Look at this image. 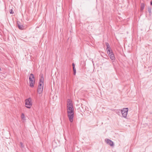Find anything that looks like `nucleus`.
<instances>
[{
	"label": "nucleus",
	"instance_id": "obj_3",
	"mask_svg": "<svg viewBox=\"0 0 152 152\" xmlns=\"http://www.w3.org/2000/svg\"><path fill=\"white\" fill-rule=\"evenodd\" d=\"M30 86L31 87L34 86V84L35 80L34 76L33 74H31L29 77Z\"/></svg>",
	"mask_w": 152,
	"mask_h": 152
},
{
	"label": "nucleus",
	"instance_id": "obj_16",
	"mask_svg": "<svg viewBox=\"0 0 152 152\" xmlns=\"http://www.w3.org/2000/svg\"><path fill=\"white\" fill-rule=\"evenodd\" d=\"M10 13L11 14H13V12H12V9H11L9 11Z\"/></svg>",
	"mask_w": 152,
	"mask_h": 152
},
{
	"label": "nucleus",
	"instance_id": "obj_11",
	"mask_svg": "<svg viewBox=\"0 0 152 152\" xmlns=\"http://www.w3.org/2000/svg\"><path fill=\"white\" fill-rule=\"evenodd\" d=\"M72 65L73 66V70L74 72V75H75L76 72V69L75 68V64L74 63H73L72 64Z\"/></svg>",
	"mask_w": 152,
	"mask_h": 152
},
{
	"label": "nucleus",
	"instance_id": "obj_18",
	"mask_svg": "<svg viewBox=\"0 0 152 152\" xmlns=\"http://www.w3.org/2000/svg\"><path fill=\"white\" fill-rule=\"evenodd\" d=\"M150 4L151 5H152V1H151L150 2Z\"/></svg>",
	"mask_w": 152,
	"mask_h": 152
},
{
	"label": "nucleus",
	"instance_id": "obj_12",
	"mask_svg": "<svg viewBox=\"0 0 152 152\" xmlns=\"http://www.w3.org/2000/svg\"><path fill=\"white\" fill-rule=\"evenodd\" d=\"M148 11L149 13V15L150 16L151 15V7H148Z\"/></svg>",
	"mask_w": 152,
	"mask_h": 152
},
{
	"label": "nucleus",
	"instance_id": "obj_13",
	"mask_svg": "<svg viewBox=\"0 0 152 152\" xmlns=\"http://www.w3.org/2000/svg\"><path fill=\"white\" fill-rule=\"evenodd\" d=\"M73 107V105L72 103H69L67 104V107Z\"/></svg>",
	"mask_w": 152,
	"mask_h": 152
},
{
	"label": "nucleus",
	"instance_id": "obj_2",
	"mask_svg": "<svg viewBox=\"0 0 152 152\" xmlns=\"http://www.w3.org/2000/svg\"><path fill=\"white\" fill-rule=\"evenodd\" d=\"M44 77L42 75L41 77L40 78L39 83V85L37 89L38 92L41 94L42 91L43 89L44 86Z\"/></svg>",
	"mask_w": 152,
	"mask_h": 152
},
{
	"label": "nucleus",
	"instance_id": "obj_15",
	"mask_svg": "<svg viewBox=\"0 0 152 152\" xmlns=\"http://www.w3.org/2000/svg\"><path fill=\"white\" fill-rule=\"evenodd\" d=\"M20 147L21 148H23L24 147V145L22 142H20Z\"/></svg>",
	"mask_w": 152,
	"mask_h": 152
},
{
	"label": "nucleus",
	"instance_id": "obj_17",
	"mask_svg": "<svg viewBox=\"0 0 152 152\" xmlns=\"http://www.w3.org/2000/svg\"><path fill=\"white\" fill-rule=\"evenodd\" d=\"M24 114L23 113H22V116H21V118H23H23H24Z\"/></svg>",
	"mask_w": 152,
	"mask_h": 152
},
{
	"label": "nucleus",
	"instance_id": "obj_6",
	"mask_svg": "<svg viewBox=\"0 0 152 152\" xmlns=\"http://www.w3.org/2000/svg\"><path fill=\"white\" fill-rule=\"evenodd\" d=\"M107 53L110 56V58L112 60H114L115 59L114 55L112 51V50L110 51V52H107Z\"/></svg>",
	"mask_w": 152,
	"mask_h": 152
},
{
	"label": "nucleus",
	"instance_id": "obj_8",
	"mask_svg": "<svg viewBox=\"0 0 152 152\" xmlns=\"http://www.w3.org/2000/svg\"><path fill=\"white\" fill-rule=\"evenodd\" d=\"M106 142L111 146H113L114 145L113 142L109 139H107L106 140Z\"/></svg>",
	"mask_w": 152,
	"mask_h": 152
},
{
	"label": "nucleus",
	"instance_id": "obj_5",
	"mask_svg": "<svg viewBox=\"0 0 152 152\" xmlns=\"http://www.w3.org/2000/svg\"><path fill=\"white\" fill-rule=\"evenodd\" d=\"M128 110V108H124L123 110H121L122 114L124 117L126 118V117Z\"/></svg>",
	"mask_w": 152,
	"mask_h": 152
},
{
	"label": "nucleus",
	"instance_id": "obj_9",
	"mask_svg": "<svg viewBox=\"0 0 152 152\" xmlns=\"http://www.w3.org/2000/svg\"><path fill=\"white\" fill-rule=\"evenodd\" d=\"M18 26L20 30L23 29L24 28L23 25H21L20 22H18Z\"/></svg>",
	"mask_w": 152,
	"mask_h": 152
},
{
	"label": "nucleus",
	"instance_id": "obj_7",
	"mask_svg": "<svg viewBox=\"0 0 152 152\" xmlns=\"http://www.w3.org/2000/svg\"><path fill=\"white\" fill-rule=\"evenodd\" d=\"M105 44L107 46L106 50L107 52H110V51L112 50L110 47V46L109 43L106 42H105Z\"/></svg>",
	"mask_w": 152,
	"mask_h": 152
},
{
	"label": "nucleus",
	"instance_id": "obj_10",
	"mask_svg": "<svg viewBox=\"0 0 152 152\" xmlns=\"http://www.w3.org/2000/svg\"><path fill=\"white\" fill-rule=\"evenodd\" d=\"M145 7V4L144 3H142L141 5L140 11H142Z\"/></svg>",
	"mask_w": 152,
	"mask_h": 152
},
{
	"label": "nucleus",
	"instance_id": "obj_14",
	"mask_svg": "<svg viewBox=\"0 0 152 152\" xmlns=\"http://www.w3.org/2000/svg\"><path fill=\"white\" fill-rule=\"evenodd\" d=\"M69 103H72L71 100L69 99H67V104H69Z\"/></svg>",
	"mask_w": 152,
	"mask_h": 152
},
{
	"label": "nucleus",
	"instance_id": "obj_1",
	"mask_svg": "<svg viewBox=\"0 0 152 152\" xmlns=\"http://www.w3.org/2000/svg\"><path fill=\"white\" fill-rule=\"evenodd\" d=\"M74 108L73 107H67V113L69 119L70 121L72 122L73 121L74 118Z\"/></svg>",
	"mask_w": 152,
	"mask_h": 152
},
{
	"label": "nucleus",
	"instance_id": "obj_4",
	"mask_svg": "<svg viewBox=\"0 0 152 152\" xmlns=\"http://www.w3.org/2000/svg\"><path fill=\"white\" fill-rule=\"evenodd\" d=\"M31 102V99L30 98L25 100V106L27 108H30L31 106H32V104Z\"/></svg>",
	"mask_w": 152,
	"mask_h": 152
}]
</instances>
